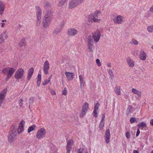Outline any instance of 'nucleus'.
Listing matches in <instances>:
<instances>
[{"instance_id": "nucleus-1", "label": "nucleus", "mask_w": 153, "mask_h": 153, "mask_svg": "<svg viewBox=\"0 0 153 153\" xmlns=\"http://www.w3.org/2000/svg\"><path fill=\"white\" fill-rule=\"evenodd\" d=\"M100 11L99 10L96 11L94 13L90 15L88 18L89 22H92L93 21L95 22H100V20L97 18H99L100 14Z\"/></svg>"}, {"instance_id": "nucleus-2", "label": "nucleus", "mask_w": 153, "mask_h": 153, "mask_svg": "<svg viewBox=\"0 0 153 153\" xmlns=\"http://www.w3.org/2000/svg\"><path fill=\"white\" fill-rule=\"evenodd\" d=\"M15 71L16 69L14 68L10 67H6L2 70V72L4 74H7L6 78V80H7L11 77Z\"/></svg>"}, {"instance_id": "nucleus-3", "label": "nucleus", "mask_w": 153, "mask_h": 153, "mask_svg": "<svg viewBox=\"0 0 153 153\" xmlns=\"http://www.w3.org/2000/svg\"><path fill=\"white\" fill-rule=\"evenodd\" d=\"M83 0H71L68 4V7L73 9L81 4Z\"/></svg>"}, {"instance_id": "nucleus-4", "label": "nucleus", "mask_w": 153, "mask_h": 153, "mask_svg": "<svg viewBox=\"0 0 153 153\" xmlns=\"http://www.w3.org/2000/svg\"><path fill=\"white\" fill-rule=\"evenodd\" d=\"M46 131L44 128H41L37 132L36 137L37 139H41L44 137L45 135Z\"/></svg>"}, {"instance_id": "nucleus-5", "label": "nucleus", "mask_w": 153, "mask_h": 153, "mask_svg": "<svg viewBox=\"0 0 153 153\" xmlns=\"http://www.w3.org/2000/svg\"><path fill=\"white\" fill-rule=\"evenodd\" d=\"M9 31L7 30H4L0 35V44H2L5 42V40L8 37Z\"/></svg>"}, {"instance_id": "nucleus-6", "label": "nucleus", "mask_w": 153, "mask_h": 153, "mask_svg": "<svg viewBox=\"0 0 153 153\" xmlns=\"http://www.w3.org/2000/svg\"><path fill=\"white\" fill-rule=\"evenodd\" d=\"M24 74V70L22 68L18 69L15 74V77L16 79H19L24 78L23 75Z\"/></svg>"}, {"instance_id": "nucleus-7", "label": "nucleus", "mask_w": 153, "mask_h": 153, "mask_svg": "<svg viewBox=\"0 0 153 153\" xmlns=\"http://www.w3.org/2000/svg\"><path fill=\"white\" fill-rule=\"evenodd\" d=\"M16 129L12 131H10L9 132L8 136V140L10 143L13 142L15 139V138L16 136Z\"/></svg>"}, {"instance_id": "nucleus-8", "label": "nucleus", "mask_w": 153, "mask_h": 153, "mask_svg": "<svg viewBox=\"0 0 153 153\" xmlns=\"http://www.w3.org/2000/svg\"><path fill=\"white\" fill-rule=\"evenodd\" d=\"M88 109V104L87 102H85L83 104L82 110L80 114V117H82L85 114Z\"/></svg>"}, {"instance_id": "nucleus-9", "label": "nucleus", "mask_w": 153, "mask_h": 153, "mask_svg": "<svg viewBox=\"0 0 153 153\" xmlns=\"http://www.w3.org/2000/svg\"><path fill=\"white\" fill-rule=\"evenodd\" d=\"M43 19L50 23L51 22L52 19V14L51 10H48Z\"/></svg>"}, {"instance_id": "nucleus-10", "label": "nucleus", "mask_w": 153, "mask_h": 153, "mask_svg": "<svg viewBox=\"0 0 153 153\" xmlns=\"http://www.w3.org/2000/svg\"><path fill=\"white\" fill-rule=\"evenodd\" d=\"M7 92V89L5 88L3 89L0 93V106L2 105L4 100L6 93Z\"/></svg>"}, {"instance_id": "nucleus-11", "label": "nucleus", "mask_w": 153, "mask_h": 153, "mask_svg": "<svg viewBox=\"0 0 153 153\" xmlns=\"http://www.w3.org/2000/svg\"><path fill=\"white\" fill-rule=\"evenodd\" d=\"M94 40L96 42H98L100 38L101 33L100 31L97 30L92 33Z\"/></svg>"}, {"instance_id": "nucleus-12", "label": "nucleus", "mask_w": 153, "mask_h": 153, "mask_svg": "<svg viewBox=\"0 0 153 153\" xmlns=\"http://www.w3.org/2000/svg\"><path fill=\"white\" fill-rule=\"evenodd\" d=\"M113 21L115 24H121L123 22V19L122 16L118 15L114 18Z\"/></svg>"}, {"instance_id": "nucleus-13", "label": "nucleus", "mask_w": 153, "mask_h": 153, "mask_svg": "<svg viewBox=\"0 0 153 153\" xmlns=\"http://www.w3.org/2000/svg\"><path fill=\"white\" fill-rule=\"evenodd\" d=\"M67 146L66 147V153H70L71 150L72 148V146L74 143L73 140H70L67 141Z\"/></svg>"}, {"instance_id": "nucleus-14", "label": "nucleus", "mask_w": 153, "mask_h": 153, "mask_svg": "<svg viewBox=\"0 0 153 153\" xmlns=\"http://www.w3.org/2000/svg\"><path fill=\"white\" fill-rule=\"evenodd\" d=\"M25 123V121L23 120H22L20 122L17 129V132L19 134H20L23 131Z\"/></svg>"}, {"instance_id": "nucleus-15", "label": "nucleus", "mask_w": 153, "mask_h": 153, "mask_svg": "<svg viewBox=\"0 0 153 153\" xmlns=\"http://www.w3.org/2000/svg\"><path fill=\"white\" fill-rule=\"evenodd\" d=\"M105 137V143L107 144H108L110 142L111 137L110 131L109 129L106 130Z\"/></svg>"}, {"instance_id": "nucleus-16", "label": "nucleus", "mask_w": 153, "mask_h": 153, "mask_svg": "<svg viewBox=\"0 0 153 153\" xmlns=\"http://www.w3.org/2000/svg\"><path fill=\"white\" fill-rule=\"evenodd\" d=\"M49 64L48 61L47 60L44 63L43 65V71L45 74H47L48 73Z\"/></svg>"}, {"instance_id": "nucleus-17", "label": "nucleus", "mask_w": 153, "mask_h": 153, "mask_svg": "<svg viewBox=\"0 0 153 153\" xmlns=\"http://www.w3.org/2000/svg\"><path fill=\"white\" fill-rule=\"evenodd\" d=\"M127 62L128 66L131 68H133L134 66L135 61L131 58L128 57L126 59Z\"/></svg>"}, {"instance_id": "nucleus-18", "label": "nucleus", "mask_w": 153, "mask_h": 153, "mask_svg": "<svg viewBox=\"0 0 153 153\" xmlns=\"http://www.w3.org/2000/svg\"><path fill=\"white\" fill-rule=\"evenodd\" d=\"M36 18H41L42 11L40 8L39 6L36 7Z\"/></svg>"}, {"instance_id": "nucleus-19", "label": "nucleus", "mask_w": 153, "mask_h": 153, "mask_svg": "<svg viewBox=\"0 0 153 153\" xmlns=\"http://www.w3.org/2000/svg\"><path fill=\"white\" fill-rule=\"evenodd\" d=\"M77 32V31L76 29L74 28H71L68 30V34L69 36H73L76 35Z\"/></svg>"}, {"instance_id": "nucleus-20", "label": "nucleus", "mask_w": 153, "mask_h": 153, "mask_svg": "<svg viewBox=\"0 0 153 153\" xmlns=\"http://www.w3.org/2000/svg\"><path fill=\"white\" fill-rule=\"evenodd\" d=\"M65 74L66 75L67 78L69 80H72L74 76V73L67 71L65 72Z\"/></svg>"}, {"instance_id": "nucleus-21", "label": "nucleus", "mask_w": 153, "mask_h": 153, "mask_svg": "<svg viewBox=\"0 0 153 153\" xmlns=\"http://www.w3.org/2000/svg\"><path fill=\"white\" fill-rule=\"evenodd\" d=\"M79 78L80 82V88H83L84 87L85 82L84 76L81 75H79Z\"/></svg>"}, {"instance_id": "nucleus-22", "label": "nucleus", "mask_w": 153, "mask_h": 153, "mask_svg": "<svg viewBox=\"0 0 153 153\" xmlns=\"http://www.w3.org/2000/svg\"><path fill=\"white\" fill-rule=\"evenodd\" d=\"M105 117V115L104 114H102V119L99 126V128L100 130H102L103 129L104 126Z\"/></svg>"}, {"instance_id": "nucleus-23", "label": "nucleus", "mask_w": 153, "mask_h": 153, "mask_svg": "<svg viewBox=\"0 0 153 153\" xmlns=\"http://www.w3.org/2000/svg\"><path fill=\"white\" fill-rule=\"evenodd\" d=\"M146 54L143 50H141L140 52L139 58L142 60H144L146 59Z\"/></svg>"}, {"instance_id": "nucleus-24", "label": "nucleus", "mask_w": 153, "mask_h": 153, "mask_svg": "<svg viewBox=\"0 0 153 153\" xmlns=\"http://www.w3.org/2000/svg\"><path fill=\"white\" fill-rule=\"evenodd\" d=\"M33 71L34 69L33 68H31L29 69L27 76V79L28 80H29L32 77Z\"/></svg>"}, {"instance_id": "nucleus-25", "label": "nucleus", "mask_w": 153, "mask_h": 153, "mask_svg": "<svg viewBox=\"0 0 153 153\" xmlns=\"http://www.w3.org/2000/svg\"><path fill=\"white\" fill-rule=\"evenodd\" d=\"M5 8V5L3 3L2 1H0V14H3Z\"/></svg>"}, {"instance_id": "nucleus-26", "label": "nucleus", "mask_w": 153, "mask_h": 153, "mask_svg": "<svg viewBox=\"0 0 153 153\" xmlns=\"http://www.w3.org/2000/svg\"><path fill=\"white\" fill-rule=\"evenodd\" d=\"M131 91L133 93L137 94L138 96H141V92L139 90H138L136 89L133 88L132 89Z\"/></svg>"}, {"instance_id": "nucleus-27", "label": "nucleus", "mask_w": 153, "mask_h": 153, "mask_svg": "<svg viewBox=\"0 0 153 153\" xmlns=\"http://www.w3.org/2000/svg\"><path fill=\"white\" fill-rule=\"evenodd\" d=\"M137 126L139 128H140L141 127L142 128H144L146 127V124L144 122H141L138 123Z\"/></svg>"}, {"instance_id": "nucleus-28", "label": "nucleus", "mask_w": 153, "mask_h": 153, "mask_svg": "<svg viewBox=\"0 0 153 153\" xmlns=\"http://www.w3.org/2000/svg\"><path fill=\"white\" fill-rule=\"evenodd\" d=\"M43 6L45 10H47L49 9L51 7V4L47 2H45L44 3Z\"/></svg>"}, {"instance_id": "nucleus-29", "label": "nucleus", "mask_w": 153, "mask_h": 153, "mask_svg": "<svg viewBox=\"0 0 153 153\" xmlns=\"http://www.w3.org/2000/svg\"><path fill=\"white\" fill-rule=\"evenodd\" d=\"M114 91L117 95H120L121 94V92L120 87L118 86H116L114 89Z\"/></svg>"}, {"instance_id": "nucleus-30", "label": "nucleus", "mask_w": 153, "mask_h": 153, "mask_svg": "<svg viewBox=\"0 0 153 153\" xmlns=\"http://www.w3.org/2000/svg\"><path fill=\"white\" fill-rule=\"evenodd\" d=\"M88 48L89 51L91 52H93L94 49V46L93 43L88 44Z\"/></svg>"}, {"instance_id": "nucleus-31", "label": "nucleus", "mask_w": 153, "mask_h": 153, "mask_svg": "<svg viewBox=\"0 0 153 153\" xmlns=\"http://www.w3.org/2000/svg\"><path fill=\"white\" fill-rule=\"evenodd\" d=\"M26 44L25 39L24 38H23L20 41L19 45L20 47H21L25 46Z\"/></svg>"}, {"instance_id": "nucleus-32", "label": "nucleus", "mask_w": 153, "mask_h": 153, "mask_svg": "<svg viewBox=\"0 0 153 153\" xmlns=\"http://www.w3.org/2000/svg\"><path fill=\"white\" fill-rule=\"evenodd\" d=\"M50 23V22L43 19L42 24L43 27H47L49 26Z\"/></svg>"}, {"instance_id": "nucleus-33", "label": "nucleus", "mask_w": 153, "mask_h": 153, "mask_svg": "<svg viewBox=\"0 0 153 153\" xmlns=\"http://www.w3.org/2000/svg\"><path fill=\"white\" fill-rule=\"evenodd\" d=\"M67 0H60L58 4V6L59 7H61L64 5L66 2Z\"/></svg>"}, {"instance_id": "nucleus-34", "label": "nucleus", "mask_w": 153, "mask_h": 153, "mask_svg": "<svg viewBox=\"0 0 153 153\" xmlns=\"http://www.w3.org/2000/svg\"><path fill=\"white\" fill-rule=\"evenodd\" d=\"M36 127V126L33 125L30 127H29L27 131L28 133H30V132L34 130V128Z\"/></svg>"}, {"instance_id": "nucleus-35", "label": "nucleus", "mask_w": 153, "mask_h": 153, "mask_svg": "<svg viewBox=\"0 0 153 153\" xmlns=\"http://www.w3.org/2000/svg\"><path fill=\"white\" fill-rule=\"evenodd\" d=\"M147 29L148 31L150 32H153V25L149 26L147 28Z\"/></svg>"}, {"instance_id": "nucleus-36", "label": "nucleus", "mask_w": 153, "mask_h": 153, "mask_svg": "<svg viewBox=\"0 0 153 153\" xmlns=\"http://www.w3.org/2000/svg\"><path fill=\"white\" fill-rule=\"evenodd\" d=\"M93 43V40L92 36H89L88 37V44Z\"/></svg>"}, {"instance_id": "nucleus-37", "label": "nucleus", "mask_w": 153, "mask_h": 153, "mask_svg": "<svg viewBox=\"0 0 153 153\" xmlns=\"http://www.w3.org/2000/svg\"><path fill=\"white\" fill-rule=\"evenodd\" d=\"M61 30V29L59 28H56L53 31V34H56L59 33Z\"/></svg>"}, {"instance_id": "nucleus-38", "label": "nucleus", "mask_w": 153, "mask_h": 153, "mask_svg": "<svg viewBox=\"0 0 153 153\" xmlns=\"http://www.w3.org/2000/svg\"><path fill=\"white\" fill-rule=\"evenodd\" d=\"M108 73L110 76V77L112 79L113 77V72L112 70L111 69H109L108 70Z\"/></svg>"}, {"instance_id": "nucleus-39", "label": "nucleus", "mask_w": 153, "mask_h": 153, "mask_svg": "<svg viewBox=\"0 0 153 153\" xmlns=\"http://www.w3.org/2000/svg\"><path fill=\"white\" fill-rule=\"evenodd\" d=\"M97 111L98 110H94L93 111V116L95 117H97L98 116V114L97 113Z\"/></svg>"}, {"instance_id": "nucleus-40", "label": "nucleus", "mask_w": 153, "mask_h": 153, "mask_svg": "<svg viewBox=\"0 0 153 153\" xmlns=\"http://www.w3.org/2000/svg\"><path fill=\"white\" fill-rule=\"evenodd\" d=\"M41 20V18H36V25L37 26H39L40 25Z\"/></svg>"}, {"instance_id": "nucleus-41", "label": "nucleus", "mask_w": 153, "mask_h": 153, "mask_svg": "<svg viewBox=\"0 0 153 153\" xmlns=\"http://www.w3.org/2000/svg\"><path fill=\"white\" fill-rule=\"evenodd\" d=\"M77 153H88L85 150H83L82 149H79L78 150V152Z\"/></svg>"}, {"instance_id": "nucleus-42", "label": "nucleus", "mask_w": 153, "mask_h": 153, "mask_svg": "<svg viewBox=\"0 0 153 153\" xmlns=\"http://www.w3.org/2000/svg\"><path fill=\"white\" fill-rule=\"evenodd\" d=\"M51 80V77H50L48 80L46 79L45 80L43 83V85H45L48 84L50 81Z\"/></svg>"}, {"instance_id": "nucleus-43", "label": "nucleus", "mask_w": 153, "mask_h": 153, "mask_svg": "<svg viewBox=\"0 0 153 153\" xmlns=\"http://www.w3.org/2000/svg\"><path fill=\"white\" fill-rule=\"evenodd\" d=\"M67 93V90L66 88H65L62 92V94L64 95H66Z\"/></svg>"}, {"instance_id": "nucleus-44", "label": "nucleus", "mask_w": 153, "mask_h": 153, "mask_svg": "<svg viewBox=\"0 0 153 153\" xmlns=\"http://www.w3.org/2000/svg\"><path fill=\"white\" fill-rule=\"evenodd\" d=\"M99 106V103L98 102H97L96 105H94V110H98Z\"/></svg>"}, {"instance_id": "nucleus-45", "label": "nucleus", "mask_w": 153, "mask_h": 153, "mask_svg": "<svg viewBox=\"0 0 153 153\" xmlns=\"http://www.w3.org/2000/svg\"><path fill=\"white\" fill-rule=\"evenodd\" d=\"M130 123L132 124L136 121V119L134 117H131L130 118Z\"/></svg>"}, {"instance_id": "nucleus-46", "label": "nucleus", "mask_w": 153, "mask_h": 153, "mask_svg": "<svg viewBox=\"0 0 153 153\" xmlns=\"http://www.w3.org/2000/svg\"><path fill=\"white\" fill-rule=\"evenodd\" d=\"M96 62L98 66H100L101 65V63L99 59H97L96 60Z\"/></svg>"}, {"instance_id": "nucleus-47", "label": "nucleus", "mask_w": 153, "mask_h": 153, "mask_svg": "<svg viewBox=\"0 0 153 153\" xmlns=\"http://www.w3.org/2000/svg\"><path fill=\"white\" fill-rule=\"evenodd\" d=\"M126 137L127 139H129L131 137L130 133L128 131L126 133Z\"/></svg>"}, {"instance_id": "nucleus-48", "label": "nucleus", "mask_w": 153, "mask_h": 153, "mask_svg": "<svg viewBox=\"0 0 153 153\" xmlns=\"http://www.w3.org/2000/svg\"><path fill=\"white\" fill-rule=\"evenodd\" d=\"M132 107L131 106H129L128 108L127 109V110L128 111V114H129L132 112Z\"/></svg>"}, {"instance_id": "nucleus-49", "label": "nucleus", "mask_w": 153, "mask_h": 153, "mask_svg": "<svg viewBox=\"0 0 153 153\" xmlns=\"http://www.w3.org/2000/svg\"><path fill=\"white\" fill-rule=\"evenodd\" d=\"M51 94L54 96L55 97H56V94L55 91L53 90H51Z\"/></svg>"}, {"instance_id": "nucleus-50", "label": "nucleus", "mask_w": 153, "mask_h": 153, "mask_svg": "<svg viewBox=\"0 0 153 153\" xmlns=\"http://www.w3.org/2000/svg\"><path fill=\"white\" fill-rule=\"evenodd\" d=\"M41 74H39L37 76V80H41Z\"/></svg>"}, {"instance_id": "nucleus-51", "label": "nucleus", "mask_w": 153, "mask_h": 153, "mask_svg": "<svg viewBox=\"0 0 153 153\" xmlns=\"http://www.w3.org/2000/svg\"><path fill=\"white\" fill-rule=\"evenodd\" d=\"M140 131L139 129L138 128L137 129V132L136 134V136L137 137L139 134L140 133Z\"/></svg>"}, {"instance_id": "nucleus-52", "label": "nucleus", "mask_w": 153, "mask_h": 153, "mask_svg": "<svg viewBox=\"0 0 153 153\" xmlns=\"http://www.w3.org/2000/svg\"><path fill=\"white\" fill-rule=\"evenodd\" d=\"M132 43L133 44L135 45H137L138 44V42L136 40H133L132 41Z\"/></svg>"}, {"instance_id": "nucleus-53", "label": "nucleus", "mask_w": 153, "mask_h": 153, "mask_svg": "<svg viewBox=\"0 0 153 153\" xmlns=\"http://www.w3.org/2000/svg\"><path fill=\"white\" fill-rule=\"evenodd\" d=\"M40 82H41V80H37V85H38V86H39Z\"/></svg>"}, {"instance_id": "nucleus-54", "label": "nucleus", "mask_w": 153, "mask_h": 153, "mask_svg": "<svg viewBox=\"0 0 153 153\" xmlns=\"http://www.w3.org/2000/svg\"><path fill=\"white\" fill-rule=\"evenodd\" d=\"M150 11L151 12H153V4L152 5L151 7L150 8Z\"/></svg>"}, {"instance_id": "nucleus-55", "label": "nucleus", "mask_w": 153, "mask_h": 153, "mask_svg": "<svg viewBox=\"0 0 153 153\" xmlns=\"http://www.w3.org/2000/svg\"><path fill=\"white\" fill-rule=\"evenodd\" d=\"M150 123L153 126V119H152L150 121Z\"/></svg>"}, {"instance_id": "nucleus-56", "label": "nucleus", "mask_w": 153, "mask_h": 153, "mask_svg": "<svg viewBox=\"0 0 153 153\" xmlns=\"http://www.w3.org/2000/svg\"><path fill=\"white\" fill-rule=\"evenodd\" d=\"M1 27H4V25H5V23H1Z\"/></svg>"}, {"instance_id": "nucleus-57", "label": "nucleus", "mask_w": 153, "mask_h": 153, "mask_svg": "<svg viewBox=\"0 0 153 153\" xmlns=\"http://www.w3.org/2000/svg\"><path fill=\"white\" fill-rule=\"evenodd\" d=\"M107 66L108 67H111V64L110 63L107 64Z\"/></svg>"}, {"instance_id": "nucleus-58", "label": "nucleus", "mask_w": 153, "mask_h": 153, "mask_svg": "<svg viewBox=\"0 0 153 153\" xmlns=\"http://www.w3.org/2000/svg\"><path fill=\"white\" fill-rule=\"evenodd\" d=\"M133 153H139V152L137 150H134L133 151Z\"/></svg>"}, {"instance_id": "nucleus-59", "label": "nucleus", "mask_w": 153, "mask_h": 153, "mask_svg": "<svg viewBox=\"0 0 153 153\" xmlns=\"http://www.w3.org/2000/svg\"><path fill=\"white\" fill-rule=\"evenodd\" d=\"M6 21L5 20H3L1 21V22L2 23H4V22H6Z\"/></svg>"}, {"instance_id": "nucleus-60", "label": "nucleus", "mask_w": 153, "mask_h": 153, "mask_svg": "<svg viewBox=\"0 0 153 153\" xmlns=\"http://www.w3.org/2000/svg\"><path fill=\"white\" fill-rule=\"evenodd\" d=\"M25 153H30L29 151H27L25 152Z\"/></svg>"}, {"instance_id": "nucleus-61", "label": "nucleus", "mask_w": 153, "mask_h": 153, "mask_svg": "<svg viewBox=\"0 0 153 153\" xmlns=\"http://www.w3.org/2000/svg\"><path fill=\"white\" fill-rule=\"evenodd\" d=\"M152 49L153 50V46L151 47Z\"/></svg>"}, {"instance_id": "nucleus-62", "label": "nucleus", "mask_w": 153, "mask_h": 153, "mask_svg": "<svg viewBox=\"0 0 153 153\" xmlns=\"http://www.w3.org/2000/svg\"><path fill=\"white\" fill-rule=\"evenodd\" d=\"M151 153H153V151H152L151 152Z\"/></svg>"}, {"instance_id": "nucleus-63", "label": "nucleus", "mask_w": 153, "mask_h": 153, "mask_svg": "<svg viewBox=\"0 0 153 153\" xmlns=\"http://www.w3.org/2000/svg\"><path fill=\"white\" fill-rule=\"evenodd\" d=\"M20 105L21 106V105L20 104Z\"/></svg>"}]
</instances>
